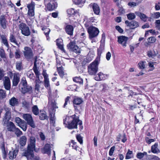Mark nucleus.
Listing matches in <instances>:
<instances>
[{
    "label": "nucleus",
    "mask_w": 160,
    "mask_h": 160,
    "mask_svg": "<svg viewBox=\"0 0 160 160\" xmlns=\"http://www.w3.org/2000/svg\"><path fill=\"white\" fill-rule=\"evenodd\" d=\"M100 59L97 58L88 66V72L90 75H95L98 71Z\"/></svg>",
    "instance_id": "f03ea898"
},
{
    "label": "nucleus",
    "mask_w": 160,
    "mask_h": 160,
    "mask_svg": "<svg viewBox=\"0 0 160 160\" xmlns=\"http://www.w3.org/2000/svg\"><path fill=\"white\" fill-rule=\"evenodd\" d=\"M46 5H47V8L49 10L52 11L57 7L58 4L57 2L55 1L54 2H52L47 4Z\"/></svg>",
    "instance_id": "4be33fe9"
},
{
    "label": "nucleus",
    "mask_w": 160,
    "mask_h": 160,
    "mask_svg": "<svg viewBox=\"0 0 160 160\" xmlns=\"http://www.w3.org/2000/svg\"><path fill=\"white\" fill-rule=\"evenodd\" d=\"M42 28V30L44 31V33L47 38V39H48V38H49L48 35L50 32V30L48 28H46V27H44L42 26L41 27Z\"/></svg>",
    "instance_id": "c9c22d12"
},
{
    "label": "nucleus",
    "mask_w": 160,
    "mask_h": 160,
    "mask_svg": "<svg viewBox=\"0 0 160 160\" xmlns=\"http://www.w3.org/2000/svg\"><path fill=\"white\" fill-rule=\"evenodd\" d=\"M32 89V88L31 86H28L27 85L25 87H21V90L22 93H25L31 91Z\"/></svg>",
    "instance_id": "72a5a7b5"
},
{
    "label": "nucleus",
    "mask_w": 160,
    "mask_h": 160,
    "mask_svg": "<svg viewBox=\"0 0 160 160\" xmlns=\"http://www.w3.org/2000/svg\"><path fill=\"white\" fill-rule=\"evenodd\" d=\"M67 47L70 51H72L78 54L80 53V48L77 46L75 45V43L74 42H70L67 45Z\"/></svg>",
    "instance_id": "9d476101"
},
{
    "label": "nucleus",
    "mask_w": 160,
    "mask_h": 160,
    "mask_svg": "<svg viewBox=\"0 0 160 160\" xmlns=\"http://www.w3.org/2000/svg\"><path fill=\"white\" fill-rule=\"evenodd\" d=\"M1 37L2 42L8 48L9 45L6 36L5 35H2L1 36Z\"/></svg>",
    "instance_id": "c85d7f7f"
},
{
    "label": "nucleus",
    "mask_w": 160,
    "mask_h": 160,
    "mask_svg": "<svg viewBox=\"0 0 160 160\" xmlns=\"http://www.w3.org/2000/svg\"><path fill=\"white\" fill-rule=\"evenodd\" d=\"M20 81V77L18 73L13 74V78L12 80V86H16Z\"/></svg>",
    "instance_id": "f3484780"
},
{
    "label": "nucleus",
    "mask_w": 160,
    "mask_h": 160,
    "mask_svg": "<svg viewBox=\"0 0 160 160\" xmlns=\"http://www.w3.org/2000/svg\"><path fill=\"white\" fill-rule=\"evenodd\" d=\"M36 139L33 136L30 138L29 143L28 144L27 150L24 152H33L35 150Z\"/></svg>",
    "instance_id": "423d86ee"
},
{
    "label": "nucleus",
    "mask_w": 160,
    "mask_h": 160,
    "mask_svg": "<svg viewBox=\"0 0 160 160\" xmlns=\"http://www.w3.org/2000/svg\"><path fill=\"white\" fill-rule=\"evenodd\" d=\"M108 77V75L103 74L102 72H100L95 77V79L97 81L104 80Z\"/></svg>",
    "instance_id": "a211bd4d"
},
{
    "label": "nucleus",
    "mask_w": 160,
    "mask_h": 160,
    "mask_svg": "<svg viewBox=\"0 0 160 160\" xmlns=\"http://www.w3.org/2000/svg\"><path fill=\"white\" fill-rule=\"evenodd\" d=\"M37 56L35 57L34 66L32 69L33 70L36 78V79H39V76L41 74L40 71L38 70L37 67L36 62L37 61Z\"/></svg>",
    "instance_id": "4468645a"
},
{
    "label": "nucleus",
    "mask_w": 160,
    "mask_h": 160,
    "mask_svg": "<svg viewBox=\"0 0 160 160\" xmlns=\"http://www.w3.org/2000/svg\"><path fill=\"white\" fill-rule=\"evenodd\" d=\"M50 121L51 124L54 125L55 122L56 118L55 117V111H50L49 112Z\"/></svg>",
    "instance_id": "412c9836"
},
{
    "label": "nucleus",
    "mask_w": 160,
    "mask_h": 160,
    "mask_svg": "<svg viewBox=\"0 0 160 160\" xmlns=\"http://www.w3.org/2000/svg\"><path fill=\"white\" fill-rule=\"evenodd\" d=\"M67 12L69 15H73L75 13L74 9L72 8L68 9L67 11Z\"/></svg>",
    "instance_id": "bf43d9fd"
},
{
    "label": "nucleus",
    "mask_w": 160,
    "mask_h": 160,
    "mask_svg": "<svg viewBox=\"0 0 160 160\" xmlns=\"http://www.w3.org/2000/svg\"><path fill=\"white\" fill-rule=\"evenodd\" d=\"M119 10L118 12L119 13H120L121 14H124L125 13V11L124 9L121 6H120L118 7Z\"/></svg>",
    "instance_id": "0e129e2a"
},
{
    "label": "nucleus",
    "mask_w": 160,
    "mask_h": 160,
    "mask_svg": "<svg viewBox=\"0 0 160 160\" xmlns=\"http://www.w3.org/2000/svg\"><path fill=\"white\" fill-rule=\"evenodd\" d=\"M22 155L26 157L27 160H40L38 156L34 155L33 152H23Z\"/></svg>",
    "instance_id": "0eeeda50"
},
{
    "label": "nucleus",
    "mask_w": 160,
    "mask_h": 160,
    "mask_svg": "<svg viewBox=\"0 0 160 160\" xmlns=\"http://www.w3.org/2000/svg\"><path fill=\"white\" fill-rule=\"evenodd\" d=\"M57 45L61 50L64 52L63 46L62 45V40L61 39H58L57 40Z\"/></svg>",
    "instance_id": "473e14b6"
},
{
    "label": "nucleus",
    "mask_w": 160,
    "mask_h": 160,
    "mask_svg": "<svg viewBox=\"0 0 160 160\" xmlns=\"http://www.w3.org/2000/svg\"><path fill=\"white\" fill-rule=\"evenodd\" d=\"M8 22L6 19V16L4 15L0 16V25L3 29H6L8 26Z\"/></svg>",
    "instance_id": "9b49d317"
},
{
    "label": "nucleus",
    "mask_w": 160,
    "mask_h": 160,
    "mask_svg": "<svg viewBox=\"0 0 160 160\" xmlns=\"http://www.w3.org/2000/svg\"><path fill=\"white\" fill-rule=\"evenodd\" d=\"M115 147L114 146H113L110 148L109 152V154L110 156H112V155L115 150Z\"/></svg>",
    "instance_id": "338daca9"
},
{
    "label": "nucleus",
    "mask_w": 160,
    "mask_h": 160,
    "mask_svg": "<svg viewBox=\"0 0 160 160\" xmlns=\"http://www.w3.org/2000/svg\"><path fill=\"white\" fill-rule=\"evenodd\" d=\"M22 106L25 107L27 109H28L30 107L29 103L26 101H24L22 102Z\"/></svg>",
    "instance_id": "4d7b16f0"
},
{
    "label": "nucleus",
    "mask_w": 160,
    "mask_h": 160,
    "mask_svg": "<svg viewBox=\"0 0 160 160\" xmlns=\"http://www.w3.org/2000/svg\"><path fill=\"white\" fill-rule=\"evenodd\" d=\"M148 40L149 43H153L155 42L156 39L154 37H151L148 38Z\"/></svg>",
    "instance_id": "13d9d810"
},
{
    "label": "nucleus",
    "mask_w": 160,
    "mask_h": 160,
    "mask_svg": "<svg viewBox=\"0 0 160 160\" xmlns=\"http://www.w3.org/2000/svg\"><path fill=\"white\" fill-rule=\"evenodd\" d=\"M20 83L22 84V87H25L27 85V82L25 77H23L22 78Z\"/></svg>",
    "instance_id": "052dcab7"
},
{
    "label": "nucleus",
    "mask_w": 160,
    "mask_h": 160,
    "mask_svg": "<svg viewBox=\"0 0 160 160\" xmlns=\"http://www.w3.org/2000/svg\"><path fill=\"white\" fill-rule=\"evenodd\" d=\"M39 114V118L40 119L44 120L48 118L47 116L46 115L44 111H40Z\"/></svg>",
    "instance_id": "f704fd0d"
},
{
    "label": "nucleus",
    "mask_w": 160,
    "mask_h": 160,
    "mask_svg": "<svg viewBox=\"0 0 160 160\" xmlns=\"http://www.w3.org/2000/svg\"><path fill=\"white\" fill-rule=\"evenodd\" d=\"M14 132L18 137L22 135L23 134L22 132L18 128H16L14 130Z\"/></svg>",
    "instance_id": "c03bdc74"
},
{
    "label": "nucleus",
    "mask_w": 160,
    "mask_h": 160,
    "mask_svg": "<svg viewBox=\"0 0 160 160\" xmlns=\"http://www.w3.org/2000/svg\"><path fill=\"white\" fill-rule=\"evenodd\" d=\"M100 87L101 88L103 92H105L109 89L108 86L105 83L100 85Z\"/></svg>",
    "instance_id": "37998d69"
},
{
    "label": "nucleus",
    "mask_w": 160,
    "mask_h": 160,
    "mask_svg": "<svg viewBox=\"0 0 160 160\" xmlns=\"http://www.w3.org/2000/svg\"><path fill=\"white\" fill-rule=\"evenodd\" d=\"M48 106L52 110H54L58 108V106L57 105V103L55 101H52L51 102H49Z\"/></svg>",
    "instance_id": "bb28decb"
},
{
    "label": "nucleus",
    "mask_w": 160,
    "mask_h": 160,
    "mask_svg": "<svg viewBox=\"0 0 160 160\" xmlns=\"http://www.w3.org/2000/svg\"><path fill=\"white\" fill-rule=\"evenodd\" d=\"M135 14L137 16L139 17L144 22L146 21L147 17L144 14L139 12H136Z\"/></svg>",
    "instance_id": "2f4dec72"
},
{
    "label": "nucleus",
    "mask_w": 160,
    "mask_h": 160,
    "mask_svg": "<svg viewBox=\"0 0 160 160\" xmlns=\"http://www.w3.org/2000/svg\"><path fill=\"white\" fill-rule=\"evenodd\" d=\"M9 40L11 42H14L15 43V44L18 46V47H19V44L20 43H18L16 40V39L14 36L12 34L10 35V38H9Z\"/></svg>",
    "instance_id": "e433bc0d"
},
{
    "label": "nucleus",
    "mask_w": 160,
    "mask_h": 160,
    "mask_svg": "<svg viewBox=\"0 0 160 160\" xmlns=\"http://www.w3.org/2000/svg\"><path fill=\"white\" fill-rule=\"evenodd\" d=\"M147 54L150 58H153L158 54L157 51L154 50H149L147 51Z\"/></svg>",
    "instance_id": "b1692460"
},
{
    "label": "nucleus",
    "mask_w": 160,
    "mask_h": 160,
    "mask_svg": "<svg viewBox=\"0 0 160 160\" xmlns=\"http://www.w3.org/2000/svg\"><path fill=\"white\" fill-rule=\"evenodd\" d=\"M35 91H37L38 92L40 88H43L42 82L40 80V79H36L35 81Z\"/></svg>",
    "instance_id": "dca6fc26"
},
{
    "label": "nucleus",
    "mask_w": 160,
    "mask_h": 160,
    "mask_svg": "<svg viewBox=\"0 0 160 160\" xmlns=\"http://www.w3.org/2000/svg\"><path fill=\"white\" fill-rule=\"evenodd\" d=\"M86 0H72L73 2L76 4H82L85 3Z\"/></svg>",
    "instance_id": "603ef678"
},
{
    "label": "nucleus",
    "mask_w": 160,
    "mask_h": 160,
    "mask_svg": "<svg viewBox=\"0 0 160 160\" xmlns=\"http://www.w3.org/2000/svg\"><path fill=\"white\" fill-rule=\"evenodd\" d=\"M118 42L119 44H121L124 48L126 47L128 39V37L125 36H121L118 37Z\"/></svg>",
    "instance_id": "ddd939ff"
},
{
    "label": "nucleus",
    "mask_w": 160,
    "mask_h": 160,
    "mask_svg": "<svg viewBox=\"0 0 160 160\" xmlns=\"http://www.w3.org/2000/svg\"><path fill=\"white\" fill-rule=\"evenodd\" d=\"M13 47L15 49L14 52L15 58L16 59H19L21 58L22 54V52L21 51L20 49L18 48H17L16 46H13Z\"/></svg>",
    "instance_id": "aec40b11"
},
{
    "label": "nucleus",
    "mask_w": 160,
    "mask_h": 160,
    "mask_svg": "<svg viewBox=\"0 0 160 160\" xmlns=\"http://www.w3.org/2000/svg\"><path fill=\"white\" fill-rule=\"evenodd\" d=\"M3 81V85L5 89L7 90H9L11 88V82L9 78L5 76Z\"/></svg>",
    "instance_id": "2eb2a0df"
},
{
    "label": "nucleus",
    "mask_w": 160,
    "mask_h": 160,
    "mask_svg": "<svg viewBox=\"0 0 160 160\" xmlns=\"http://www.w3.org/2000/svg\"><path fill=\"white\" fill-rule=\"evenodd\" d=\"M90 6L92 7L93 11L95 14L98 15L100 12V8L98 5L96 3H91Z\"/></svg>",
    "instance_id": "6ab92c4d"
},
{
    "label": "nucleus",
    "mask_w": 160,
    "mask_h": 160,
    "mask_svg": "<svg viewBox=\"0 0 160 160\" xmlns=\"http://www.w3.org/2000/svg\"><path fill=\"white\" fill-rule=\"evenodd\" d=\"M63 123L65 127L69 129L77 128L78 124L80 127V129H82V121L79 119L78 116L74 114L70 116H66L63 119Z\"/></svg>",
    "instance_id": "f257e3e1"
},
{
    "label": "nucleus",
    "mask_w": 160,
    "mask_h": 160,
    "mask_svg": "<svg viewBox=\"0 0 160 160\" xmlns=\"http://www.w3.org/2000/svg\"><path fill=\"white\" fill-rule=\"evenodd\" d=\"M73 102L74 104L80 105L83 102V101L82 98L75 97Z\"/></svg>",
    "instance_id": "7c9ffc66"
},
{
    "label": "nucleus",
    "mask_w": 160,
    "mask_h": 160,
    "mask_svg": "<svg viewBox=\"0 0 160 160\" xmlns=\"http://www.w3.org/2000/svg\"><path fill=\"white\" fill-rule=\"evenodd\" d=\"M27 141V137L25 136L21 137L19 140V144L22 146H24L25 145Z\"/></svg>",
    "instance_id": "393cba45"
},
{
    "label": "nucleus",
    "mask_w": 160,
    "mask_h": 160,
    "mask_svg": "<svg viewBox=\"0 0 160 160\" xmlns=\"http://www.w3.org/2000/svg\"><path fill=\"white\" fill-rule=\"evenodd\" d=\"M44 85L46 88H48L50 86L49 79H44Z\"/></svg>",
    "instance_id": "680f3d73"
},
{
    "label": "nucleus",
    "mask_w": 160,
    "mask_h": 160,
    "mask_svg": "<svg viewBox=\"0 0 160 160\" xmlns=\"http://www.w3.org/2000/svg\"><path fill=\"white\" fill-rule=\"evenodd\" d=\"M65 29L66 32L68 34L70 35H73V28L72 26L70 25H67Z\"/></svg>",
    "instance_id": "5701e85b"
},
{
    "label": "nucleus",
    "mask_w": 160,
    "mask_h": 160,
    "mask_svg": "<svg viewBox=\"0 0 160 160\" xmlns=\"http://www.w3.org/2000/svg\"><path fill=\"white\" fill-rule=\"evenodd\" d=\"M9 103L12 106L17 105L18 104V100L15 97H12L10 100Z\"/></svg>",
    "instance_id": "c756f323"
},
{
    "label": "nucleus",
    "mask_w": 160,
    "mask_h": 160,
    "mask_svg": "<svg viewBox=\"0 0 160 160\" xmlns=\"http://www.w3.org/2000/svg\"><path fill=\"white\" fill-rule=\"evenodd\" d=\"M18 126L21 128L23 131H26L27 129V123L24 121H22V123H21Z\"/></svg>",
    "instance_id": "58836bf2"
},
{
    "label": "nucleus",
    "mask_w": 160,
    "mask_h": 160,
    "mask_svg": "<svg viewBox=\"0 0 160 160\" xmlns=\"http://www.w3.org/2000/svg\"><path fill=\"white\" fill-rule=\"evenodd\" d=\"M16 68L17 69L20 71L22 68V62H16Z\"/></svg>",
    "instance_id": "09e8293b"
},
{
    "label": "nucleus",
    "mask_w": 160,
    "mask_h": 160,
    "mask_svg": "<svg viewBox=\"0 0 160 160\" xmlns=\"http://www.w3.org/2000/svg\"><path fill=\"white\" fill-rule=\"evenodd\" d=\"M39 135L41 140L42 141L44 140L45 139V137L44 134L42 132H40L39 133Z\"/></svg>",
    "instance_id": "774afa93"
},
{
    "label": "nucleus",
    "mask_w": 160,
    "mask_h": 160,
    "mask_svg": "<svg viewBox=\"0 0 160 160\" xmlns=\"http://www.w3.org/2000/svg\"><path fill=\"white\" fill-rule=\"evenodd\" d=\"M58 69L59 75L61 77L63 78L64 74L62 67H61L58 68Z\"/></svg>",
    "instance_id": "6e6d98bb"
},
{
    "label": "nucleus",
    "mask_w": 160,
    "mask_h": 160,
    "mask_svg": "<svg viewBox=\"0 0 160 160\" xmlns=\"http://www.w3.org/2000/svg\"><path fill=\"white\" fill-rule=\"evenodd\" d=\"M18 150H15L14 151H10L9 153V158L11 159L15 158L18 153Z\"/></svg>",
    "instance_id": "a878e982"
},
{
    "label": "nucleus",
    "mask_w": 160,
    "mask_h": 160,
    "mask_svg": "<svg viewBox=\"0 0 160 160\" xmlns=\"http://www.w3.org/2000/svg\"><path fill=\"white\" fill-rule=\"evenodd\" d=\"M23 118L27 121V123L33 128L36 127L35 124L32 116L29 114H24Z\"/></svg>",
    "instance_id": "39448f33"
},
{
    "label": "nucleus",
    "mask_w": 160,
    "mask_h": 160,
    "mask_svg": "<svg viewBox=\"0 0 160 160\" xmlns=\"http://www.w3.org/2000/svg\"><path fill=\"white\" fill-rule=\"evenodd\" d=\"M3 125L6 127L8 131L14 132V130L16 128L14 123L5 120Z\"/></svg>",
    "instance_id": "1a4fd4ad"
},
{
    "label": "nucleus",
    "mask_w": 160,
    "mask_h": 160,
    "mask_svg": "<svg viewBox=\"0 0 160 160\" xmlns=\"http://www.w3.org/2000/svg\"><path fill=\"white\" fill-rule=\"evenodd\" d=\"M158 144L156 143L151 147V151L154 153H158L160 152L158 148Z\"/></svg>",
    "instance_id": "cd10ccee"
},
{
    "label": "nucleus",
    "mask_w": 160,
    "mask_h": 160,
    "mask_svg": "<svg viewBox=\"0 0 160 160\" xmlns=\"http://www.w3.org/2000/svg\"><path fill=\"white\" fill-rule=\"evenodd\" d=\"M78 141L79 142V143L81 144L83 143V140L82 137L79 135H78L76 137Z\"/></svg>",
    "instance_id": "69168bd1"
},
{
    "label": "nucleus",
    "mask_w": 160,
    "mask_h": 160,
    "mask_svg": "<svg viewBox=\"0 0 160 160\" xmlns=\"http://www.w3.org/2000/svg\"><path fill=\"white\" fill-rule=\"evenodd\" d=\"M23 53L25 58L28 59L31 58L33 56L32 49L28 47H25L24 48Z\"/></svg>",
    "instance_id": "f8f14e48"
},
{
    "label": "nucleus",
    "mask_w": 160,
    "mask_h": 160,
    "mask_svg": "<svg viewBox=\"0 0 160 160\" xmlns=\"http://www.w3.org/2000/svg\"><path fill=\"white\" fill-rule=\"evenodd\" d=\"M138 26L139 24L138 22L135 21H132L131 22L130 28L131 29H134Z\"/></svg>",
    "instance_id": "79ce46f5"
},
{
    "label": "nucleus",
    "mask_w": 160,
    "mask_h": 160,
    "mask_svg": "<svg viewBox=\"0 0 160 160\" xmlns=\"http://www.w3.org/2000/svg\"><path fill=\"white\" fill-rule=\"evenodd\" d=\"M43 150L45 153H49L50 152L51 147L49 144H46L43 148Z\"/></svg>",
    "instance_id": "4c0bfd02"
},
{
    "label": "nucleus",
    "mask_w": 160,
    "mask_h": 160,
    "mask_svg": "<svg viewBox=\"0 0 160 160\" xmlns=\"http://www.w3.org/2000/svg\"><path fill=\"white\" fill-rule=\"evenodd\" d=\"M73 80L74 82L78 83L79 84H82L83 83V80L80 77H76L73 78Z\"/></svg>",
    "instance_id": "ea45409f"
},
{
    "label": "nucleus",
    "mask_w": 160,
    "mask_h": 160,
    "mask_svg": "<svg viewBox=\"0 0 160 160\" xmlns=\"http://www.w3.org/2000/svg\"><path fill=\"white\" fill-rule=\"evenodd\" d=\"M23 121H24L22 120L19 117H16L15 118V122L18 124V126Z\"/></svg>",
    "instance_id": "e2e57ef3"
},
{
    "label": "nucleus",
    "mask_w": 160,
    "mask_h": 160,
    "mask_svg": "<svg viewBox=\"0 0 160 160\" xmlns=\"http://www.w3.org/2000/svg\"><path fill=\"white\" fill-rule=\"evenodd\" d=\"M132 152L130 150H128V152L126 153L125 157V159H126L131 158L132 157Z\"/></svg>",
    "instance_id": "de8ad7c7"
},
{
    "label": "nucleus",
    "mask_w": 160,
    "mask_h": 160,
    "mask_svg": "<svg viewBox=\"0 0 160 160\" xmlns=\"http://www.w3.org/2000/svg\"><path fill=\"white\" fill-rule=\"evenodd\" d=\"M5 119L4 120V121L5 120H8V121L11 118V112H9V111H7L5 114Z\"/></svg>",
    "instance_id": "49530a36"
},
{
    "label": "nucleus",
    "mask_w": 160,
    "mask_h": 160,
    "mask_svg": "<svg viewBox=\"0 0 160 160\" xmlns=\"http://www.w3.org/2000/svg\"><path fill=\"white\" fill-rule=\"evenodd\" d=\"M148 159L149 160L154 159L155 160H159V158L155 155H149L148 156Z\"/></svg>",
    "instance_id": "5fc2aeb1"
},
{
    "label": "nucleus",
    "mask_w": 160,
    "mask_h": 160,
    "mask_svg": "<svg viewBox=\"0 0 160 160\" xmlns=\"http://www.w3.org/2000/svg\"><path fill=\"white\" fill-rule=\"evenodd\" d=\"M19 27L22 34L26 36H28L30 35L29 28L26 24L22 22L19 25Z\"/></svg>",
    "instance_id": "7ed1b4c3"
},
{
    "label": "nucleus",
    "mask_w": 160,
    "mask_h": 160,
    "mask_svg": "<svg viewBox=\"0 0 160 160\" xmlns=\"http://www.w3.org/2000/svg\"><path fill=\"white\" fill-rule=\"evenodd\" d=\"M128 18L129 20H132L135 18L136 16L134 13H130L127 15Z\"/></svg>",
    "instance_id": "8fccbe9b"
},
{
    "label": "nucleus",
    "mask_w": 160,
    "mask_h": 160,
    "mask_svg": "<svg viewBox=\"0 0 160 160\" xmlns=\"http://www.w3.org/2000/svg\"><path fill=\"white\" fill-rule=\"evenodd\" d=\"M6 96V91L2 89H0V99H3L5 98Z\"/></svg>",
    "instance_id": "a18cd8bd"
},
{
    "label": "nucleus",
    "mask_w": 160,
    "mask_h": 160,
    "mask_svg": "<svg viewBox=\"0 0 160 160\" xmlns=\"http://www.w3.org/2000/svg\"><path fill=\"white\" fill-rule=\"evenodd\" d=\"M0 56L2 58H6V54L3 49L0 48Z\"/></svg>",
    "instance_id": "864d4df0"
},
{
    "label": "nucleus",
    "mask_w": 160,
    "mask_h": 160,
    "mask_svg": "<svg viewBox=\"0 0 160 160\" xmlns=\"http://www.w3.org/2000/svg\"><path fill=\"white\" fill-rule=\"evenodd\" d=\"M27 76L30 79H32L33 81L35 79V76L33 73L28 71L27 73Z\"/></svg>",
    "instance_id": "3c124183"
},
{
    "label": "nucleus",
    "mask_w": 160,
    "mask_h": 160,
    "mask_svg": "<svg viewBox=\"0 0 160 160\" xmlns=\"http://www.w3.org/2000/svg\"><path fill=\"white\" fill-rule=\"evenodd\" d=\"M147 152H138L137 154V157L139 159H141L145 155H147Z\"/></svg>",
    "instance_id": "a19ab883"
},
{
    "label": "nucleus",
    "mask_w": 160,
    "mask_h": 160,
    "mask_svg": "<svg viewBox=\"0 0 160 160\" xmlns=\"http://www.w3.org/2000/svg\"><path fill=\"white\" fill-rule=\"evenodd\" d=\"M88 31L89 34V38L90 39L96 37L99 32L98 29L92 26L88 27Z\"/></svg>",
    "instance_id": "20e7f679"
},
{
    "label": "nucleus",
    "mask_w": 160,
    "mask_h": 160,
    "mask_svg": "<svg viewBox=\"0 0 160 160\" xmlns=\"http://www.w3.org/2000/svg\"><path fill=\"white\" fill-rule=\"evenodd\" d=\"M35 5V2L33 1H32L31 3L27 5L28 15L29 16L32 17L34 16Z\"/></svg>",
    "instance_id": "6e6552de"
}]
</instances>
